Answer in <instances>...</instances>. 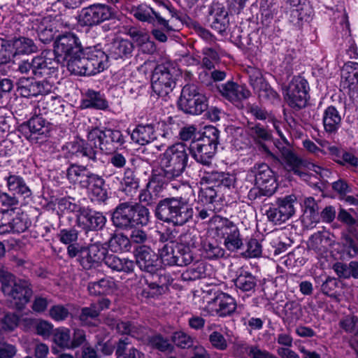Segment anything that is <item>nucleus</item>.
I'll return each instance as SVG.
<instances>
[{"label": "nucleus", "mask_w": 358, "mask_h": 358, "mask_svg": "<svg viewBox=\"0 0 358 358\" xmlns=\"http://www.w3.org/2000/svg\"><path fill=\"white\" fill-rule=\"evenodd\" d=\"M134 16L141 22H148L155 27L151 33L159 42L164 43L168 38L164 31L173 30L170 22L173 19L182 21L183 14L176 10L168 0H155L153 6L141 4L132 8Z\"/></svg>", "instance_id": "nucleus-1"}, {"label": "nucleus", "mask_w": 358, "mask_h": 358, "mask_svg": "<svg viewBox=\"0 0 358 358\" xmlns=\"http://www.w3.org/2000/svg\"><path fill=\"white\" fill-rule=\"evenodd\" d=\"M155 215L164 222L182 226L192 219L194 210L185 197H166L157 203Z\"/></svg>", "instance_id": "nucleus-2"}, {"label": "nucleus", "mask_w": 358, "mask_h": 358, "mask_svg": "<svg viewBox=\"0 0 358 358\" xmlns=\"http://www.w3.org/2000/svg\"><path fill=\"white\" fill-rule=\"evenodd\" d=\"M0 282L1 291L10 299V303L18 310H22L29 302L33 290L31 283L26 280L18 279L0 264Z\"/></svg>", "instance_id": "nucleus-3"}, {"label": "nucleus", "mask_w": 358, "mask_h": 358, "mask_svg": "<svg viewBox=\"0 0 358 358\" xmlns=\"http://www.w3.org/2000/svg\"><path fill=\"white\" fill-rule=\"evenodd\" d=\"M189 154L184 143L169 146L159 155V166L156 169L173 180L180 177L187 166Z\"/></svg>", "instance_id": "nucleus-4"}, {"label": "nucleus", "mask_w": 358, "mask_h": 358, "mask_svg": "<svg viewBox=\"0 0 358 358\" xmlns=\"http://www.w3.org/2000/svg\"><path fill=\"white\" fill-rule=\"evenodd\" d=\"M219 134L215 127H207L199 138L191 142L189 150L198 163L205 166L211 164L219 143Z\"/></svg>", "instance_id": "nucleus-5"}, {"label": "nucleus", "mask_w": 358, "mask_h": 358, "mask_svg": "<svg viewBox=\"0 0 358 358\" xmlns=\"http://www.w3.org/2000/svg\"><path fill=\"white\" fill-rule=\"evenodd\" d=\"M108 249L101 242L91 243L87 246L71 245L67 246L66 253L69 258H76L83 269L89 270L98 266L104 259Z\"/></svg>", "instance_id": "nucleus-6"}, {"label": "nucleus", "mask_w": 358, "mask_h": 358, "mask_svg": "<svg viewBox=\"0 0 358 358\" xmlns=\"http://www.w3.org/2000/svg\"><path fill=\"white\" fill-rule=\"evenodd\" d=\"M209 222L216 236L224 240V245L229 251L235 252L243 248L239 229L232 221L221 216H213Z\"/></svg>", "instance_id": "nucleus-7"}, {"label": "nucleus", "mask_w": 358, "mask_h": 358, "mask_svg": "<svg viewBox=\"0 0 358 358\" xmlns=\"http://www.w3.org/2000/svg\"><path fill=\"white\" fill-rule=\"evenodd\" d=\"M87 139L93 142L95 147L96 143H99V149L107 154L115 152L126 142L125 137L120 130L110 128H92L87 133Z\"/></svg>", "instance_id": "nucleus-8"}, {"label": "nucleus", "mask_w": 358, "mask_h": 358, "mask_svg": "<svg viewBox=\"0 0 358 358\" xmlns=\"http://www.w3.org/2000/svg\"><path fill=\"white\" fill-rule=\"evenodd\" d=\"M177 70L169 63L158 64L152 75V88L159 96H166L176 86Z\"/></svg>", "instance_id": "nucleus-9"}, {"label": "nucleus", "mask_w": 358, "mask_h": 358, "mask_svg": "<svg viewBox=\"0 0 358 358\" xmlns=\"http://www.w3.org/2000/svg\"><path fill=\"white\" fill-rule=\"evenodd\" d=\"M208 99L194 85H185L178 101V108L186 114L198 115L208 109Z\"/></svg>", "instance_id": "nucleus-10"}, {"label": "nucleus", "mask_w": 358, "mask_h": 358, "mask_svg": "<svg viewBox=\"0 0 358 358\" xmlns=\"http://www.w3.org/2000/svg\"><path fill=\"white\" fill-rule=\"evenodd\" d=\"M59 63L55 59L48 58L45 55L34 57L31 61L21 62L17 71L36 78L50 77L55 74L58 70Z\"/></svg>", "instance_id": "nucleus-11"}, {"label": "nucleus", "mask_w": 358, "mask_h": 358, "mask_svg": "<svg viewBox=\"0 0 358 358\" xmlns=\"http://www.w3.org/2000/svg\"><path fill=\"white\" fill-rule=\"evenodd\" d=\"M115 11L112 7L104 3H94L82 8L78 17L80 24L94 27L115 19Z\"/></svg>", "instance_id": "nucleus-12"}, {"label": "nucleus", "mask_w": 358, "mask_h": 358, "mask_svg": "<svg viewBox=\"0 0 358 358\" xmlns=\"http://www.w3.org/2000/svg\"><path fill=\"white\" fill-rule=\"evenodd\" d=\"M308 83L303 78L297 76L289 83L285 99L289 106L295 110H299L307 105L308 98Z\"/></svg>", "instance_id": "nucleus-13"}, {"label": "nucleus", "mask_w": 358, "mask_h": 358, "mask_svg": "<svg viewBox=\"0 0 358 358\" xmlns=\"http://www.w3.org/2000/svg\"><path fill=\"white\" fill-rule=\"evenodd\" d=\"M248 176L255 178V185L261 187L266 196L273 195L278 188L274 172L265 163L255 164L248 171Z\"/></svg>", "instance_id": "nucleus-14"}, {"label": "nucleus", "mask_w": 358, "mask_h": 358, "mask_svg": "<svg viewBox=\"0 0 358 358\" xmlns=\"http://www.w3.org/2000/svg\"><path fill=\"white\" fill-rule=\"evenodd\" d=\"M199 237L192 233H185L179 236V241L176 243L173 265L184 266L191 264L194 257L192 251L196 247Z\"/></svg>", "instance_id": "nucleus-15"}, {"label": "nucleus", "mask_w": 358, "mask_h": 358, "mask_svg": "<svg viewBox=\"0 0 358 358\" xmlns=\"http://www.w3.org/2000/svg\"><path fill=\"white\" fill-rule=\"evenodd\" d=\"M22 127L28 129L26 138L31 143L45 142L52 130V124L43 117L42 113L35 114Z\"/></svg>", "instance_id": "nucleus-16"}, {"label": "nucleus", "mask_w": 358, "mask_h": 358, "mask_svg": "<svg viewBox=\"0 0 358 358\" xmlns=\"http://www.w3.org/2000/svg\"><path fill=\"white\" fill-rule=\"evenodd\" d=\"M80 50L78 38L73 34L66 33L59 36L55 42V58L59 64H64L69 57L79 53Z\"/></svg>", "instance_id": "nucleus-17"}, {"label": "nucleus", "mask_w": 358, "mask_h": 358, "mask_svg": "<svg viewBox=\"0 0 358 358\" xmlns=\"http://www.w3.org/2000/svg\"><path fill=\"white\" fill-rule=\"evenodd\" d=\"M247 133L257 144L259 145V150L264 154V157L266 159H273L274 162L279 161L277 156L271 152L264 143L272 138L270 130L259 123L250 122L247 127Z\"/></svg>", "instance_id": "nucleus-18"}, {"label": "nucleus", "mask_w": 358, "mask_h": 358, "mask_svg": "<svg viewBox=\"0 0 358 358\" xmlns=\"http://www.w3.org/2000/svg\"><path fill=\"white\" fill-rule=\"evenodd\" d=\"M136 262L141 271L151 274L156 273L162 267L158 256L145 245L136 250Z\"/></svg>", "instance_id": "nucleus-19"}, {"label": "nucleus", "mask_w": 358, "mask_h": 358, "mask_svg": "<svg viewBox=\"0 0 358 358\" xmlns=\"http://www.w3.org/2000/svg\"><path fill=\"white\" fill-rule=\"evenodd\" d=\"M31 77H22L18 80L17 91L21 96L28 98L48 94L51 91L52 86L48 82L36 81Z\"/></svg>", "instance_id": "nucleus-20"}, {"label": "nucleus", "mask_w": 358, "mask_h": 358, "mask_svg": "<svg viewBox=\"0 0 358 358\" xmlns=\"http://www.w3.org/2000/svg\"><path fill=\"white\" fill-rule=\"evenodd\" d=\"M77 222L87 231H99L106 225V217L101 212L83 207L81 215H77Z\"/></svg>", "instance_id": "nucleus-21"}, {"label": "nucleus", "mask_w": 358, "mask_h": 358, "mask_svg": "<svg viewBox=\"0 0 358 358\" xmlns=\"http://www.w3.org/2000/svg\"><path fill=\"white\" fill-rule=\"evenodd\" d=\"M217 89L224 98L234 104L240 103L251 95L250 91L245 86L231 80L218 85Z\"/></svg>", "instance_id": "nucleus-22"}, {"label": "nucleus", "mask_w": 358, "mask_h": 358, "mask_svg": "<svg viewBox=\"0 0 358 358\" xmlns=\"http://www.w3.org/2000/svg\"><path fill=\"white\" fill-rule=\"evenodd\" d=\"M280 152L281 159L278 157V162H274L273 159H268L272 161L275 164H281L285 169L289 172H293L295 175H298L300 177L306 176V173L303 172L301 169L303 166V160L299 158L289 147L282 146L278 148Z\"/></svg>", "instance_id": "nucleus-23"}, {"label": "nucleus", "mask_w": 358, "mask_h": 358, "mask_svg": "<svg viewBox=\"0 0 358 358\" xmlns=\"http://www.w3.org/2000/svg\"><path fill=\"white\" fill-rule=\"evenodd\" d=\"M208 306L219 317H227L234 313L236 309V302L230 295L218 292L208 301Z\"/></svg>", "instance_id": "nucleus-24"}, {"label": "nucleus", "mask_w": 358, "mask_h": 358, "mask_svg": "<svg viewBox=\"0 0 358 358\" xmlns=\"http://www.w3.org/2000/svg\"><path fill=\"white\" fill-rule=\"evenodd\" d=\"M94 175L86 166L76 164H71L66 170V178L69 182L84 189L90 187V181Z\"/></svg>", "instance_id": "nucleus-25"}, {"label": "nucleus", "mask_w": 358, "mask_h": 358, "mask_svg": "<svg viewBox=\"0 0 358 358\" xmlns=\"http://www.w3.org/2000/svg\"><path fill=\"white\" fill-rule=\"evenodd\" d=\"M208 21L213 29L220 34L224 33L229 24L228 12L219 3H213L209 10Z\"/></svg>", "instance_id": "nucleus-26"}, {"label": "nucleus", "mask_w": 358, "mask_h": 358, "mask_svg": "<svg viewBox=\"0 0 358 358\" xmlns=\"http://www.w3.org/2000/svg\"><path fill=\"white\" fill-rule=\"evenodd\" d=\"M131 203L123 202L118 204L112 214L113 225L123 230L131 229Z\"/></svg>", "instance_id": "nucleus-27"}, {"label": "nucleus", "mask_w": 358, "mask_h": 358, "mask_svg": "<svg viewBox=\"0 0 358 358\" xmlns=\"http://www.w3.org/2000/svg\"><path fill=\"white\" fill-rule=\"evenodd\" d=\"M302 223L308 229L313 228L320 222L319 206L312 196L306 197L303 202Z\"/></svg>", "instance_id": "nucleus-28"}, {"label": "nucleus", "mask_w": 358, "mask_h": 358, "mask_svg": "<svg viewBox=\"0 0 358 358\" xmlns=\"http://www.w3.org/2000/svg\"><path fill=\"white\" fill-rule=\"evenodd\" d=\"M234 281L236 288L241 292L248 293V296L255 292L259 282L255 275L243 268H240L237 271L236 278Z\"/></svg>", "instance_id": "nucleus-29"}, {"label": "nucleus", "mask_w": 358, "mask_h": 358, "mask_svg": "<svg viewBox=\"0 0 358 358\" xmlns=\"http://www.w3.org/2000/svg\"><path fill=\"white\" fill-rule=\"evenodd\" d=\"M115 355L117 358H145V355L134 347L129 337L119 339L115 345Z\"/></svg>", "instance_id": "nucleus-30"}, {"label": "nucleus", "mask_w": 358, "mask_h": 358, "mask_svg": "<svg viewBox=\"0 0 358 358\" xmlns=\"http://www.w3.org/2000/svg\"><path fill=\"white\" fill-rule=\"evenodd\" d=\"M341 116L334 106L327 107L323 113V126L329 134H335L341 125Z\"/></svg>", "instance_id": "nucleus-31"}, {"label": "nucleus", "mask_w": 358, "mask_h": 358, "mask_svg": "<svg viewBox=\"0 0 358 358\" xmlns=\"http://www.w3.org/2000/svg\"><path fill=\"white\" fill-rule=\"evenodd\" d=\"M105 264L113 271L118 272L131 273L134 268V262L129 259L120 258L115 255L108 254V252L104 254Z\"/></svg>", "instance_id": "nucleus-32"}, {"label": "nucleus", "mask_w": 358, "mask_h": 358, "mask_svg": "<svg viewBox=\"0 0 358 358\" xmlns=\"http://www.w3.org/2000/svg\"><path fill=\"white\" fill-rule=\"evenodd\" d=\"M172 180L173 179L155 169L152 171L147 187L150 188L152 192L160 198L164 196L163 194L169 182Z\"/></svg>", "instance_id": "nucleus-33"}, {"label": "nucleus", "mask_w": 358, "mask_h": 358, "mask_svg": "<svg viewBox=\"0 0 358 358\" xmlns=\"http://www.w3.org/2000/svg\"><path fill=\"white\" fill-rule=\"evenodd\" d=\"M131 140L141 145L150 143L156 138L152 124H138L131 134Z\"/></svg>", "instance_id": "nucleus-34"}, {"label": "nucleus", "mask_w": 358, "mask_h": 358, "mask_svg": "<svg viewBox=\"0 0 358 358\" xmlns=\"http://www.w3.org/2000/svg\"><path fill=\"white\" fill-rule=\"evenodd\" d=\"M134 49V44L127 39L114 40L109 48L110 55L115 59L129 58L132 56Z\"/></svg>", "instance_id": "nucleus-35"}, {"label": "nucleus", "mask_w": 358, "mask_h": 358, "mask_svg": "<svg viewBox=\"0 0 358 358\" xmlns=\"http://www.w3.org/2000/svg\"><path fill=\"white\" fill-rule=\"evenodd\" d=\"M38 108L39 112L43 111V114L48 113L62 115L64 113V106L60 98L55 96H45L38 101Z\"/></svg>", "instance_id": "nucleus-36"}, {"label": "nucleus", "mask_w": 358, "mask_h": 358, "mask_svg": "<svg viewBox=\"0 0 358 358\" xmlns=\"http://www.w3.org/2000/svg\"><path fill=\"white\" fill-rule=\"evenodd\" d=\"M7 186L13 194H17L20 196L26 199L31 196L32 192L22 177L18 175L10 174L6 178Z\"/></svg>", "instance_id": "nucleus-37"}, {"label": "nucleus", "mask_w": 358, "mask_h": 358, "mask_svg": "<svg viewBox=\"0 0 358 358\" xmlns=\"http://www.w3.org/2000/svg\"><path fill=\"white\" fill-rule=\"evenodd\" d=\"M341 79L344 87L355 89L358 85V63H345L341 69Z\"/></svg>", "instance_id": "nucleus-38"}, {"label": "nucleus", "mask_w": 358, "mask_h": 358, "mask_svg": "<svg viewBox=\"0 0 358 358\" xmlns=\"http://www.w3.org/2000/svg\"><path fill=\"white\" fill-rule=\"evenodd\" d=\"M108 324L117 333L130 335L131 337L139 338L143 331L141 327L134 325L129 321L112 319L108 321Z\"/></svg>", "instance_id": "nucleus-39"}, {"label": "nucleus", "mask_w": 358, "mask_h": 358, "mask_svg": "<svg viewBox=\"0 0 358 358\" xmlns=\"http://www.w3.org/2000/svg\"><path fill=\"white\" fill-rule=\"evenodd\" d=\"M206 180L211 186L222 192L223 189H229L234 185V178L228 173L212 172L206 177Z\"/></svg>", "instance_id": "nucleus-40"}, {"label": "nucleus", "mask_w": 358, "mask_h": 358, "mask_svg": "<svg viewBox=\"0 0 358 358\" xmlns=\"http://www.w3.org/2000/svg\"><path fill=\"white\" fill-rule=\"evenodd\" d=\"M131 229L138 226H146L150 218L149 210L144 206L131 203Z\"/></svg>", "instance_id": "nucleus-41"}, {"label": "nucleus", "mask_w": 358, "mask_h": 358, "mask_svg": "<svg viewBox=\"0 0 358 358\" xmlns=\"http://www.w3.org/2000/svg\"><path fill=\"white\" fill-rule=\"evenodd\" d=\"M106 244L113 252H127L131 247L130 239L122 233L112 234Z\"/></svg>", "instance_id": "nucleus-42"}, {"label": "nucleus", "mask_w": 358, "mask_h": 358, "mask_svg": "<svg viewBox=\"0 0 358 358\" xmlns=\"http://www.w3.org/2000/svg\"><path fill=\"white\" fill-rule=\"evenodd\" d=\"M208 265L203 262L194 264L182 273L181 278L185 281H194L205 278L209 275Z\"/></svg>", "instance_id": "nucleus-43"}, {"label": "nucleus", "mask_w": 358, "mask_h": 358, "mask_svg": "<svg viewBox=\"0 0 358 358\" xmlns=\"http://www.w3.org/2000/svg\"><path fill=\"white\" fill-rule=\"evenodd\" d=\"M115 283L110 278H103L98 281L88 283L87 289L91 295L106 294L111 292Z\"/></svg>", "instance_id": "nucleus-44"}, {"label": "nucleus", "mask_w": 358, "mask_h": 358, "mask_svg": "<svg viewBox=\"0 0 358 358\" xmlns=\"http://www.w3.org/2000/svg\"><path fill=\"white\" fill-rule=\"evenodd\" d=\"M85 55L89 56L91 62L96 69L97 73L103 71L108 66V56L103 51L94 48H88L85 49Z\"/></svg>", "instance_id": "nucleus-45"}, {"label": "nucleus", "mask_w": 358, "mask_h": 358, "mask_svg": "<svg viewBox=\"0 0 358 358\" xmlns=\"http://www.w3.org/2000/svg\"><path fill=\"white\" fill-rule=\"evenodd\" d=\"M138 180L134 174L133 169L127 168L124 170V177L120 182V190L128 196H132L138 187Z\"/></svg>", "instance_id": "nucleus-46"}, {"label": "nucleus", "mask_w": 358, "mask_h": 358, "mask_svg": "<svg viewBox=\"0 0 358 358\" xmlns=\"http://www.w3.org/2000/svg\"><path fill=\"white\" fill-rule=\"evenodd\" d=\"M138 285L139 288L142 289L141 294L145 298L154 297L161 294L164 291L163 285L157 282L150 281L144 276L140 278Z\"/></svg>", "instance_id": "nucleus-47"}, {"label": "nucleus", "mask_w": 358, "mask_h": 358, "mask_svg": "<svg viewBox=\"0 0 358 358\" xmlns=\"http://www.w3.org/2000/svg\"><path fill=\"white\" fill-rule=\"evenodd\" d=\"M83 50H80L79 53L71 56L65 61L67 69L71 73L76 76H85V57H83Z\"/></svg>", "instance_id": "nucleus-48"}, {"label": "nucleus", "mask_w": 358, "mask_h": 358, "mask_svg": "<svg viewBox=\"0 0 358 358\" xmlns=\"http://www.w3.org/2000/svg\"><path fill=\"white\" fill-rule=\"evenodd\" d=\"M296 203V197L293 195H288L283 198L278 199L276 206L283 213V215L287 220L292 217L295 213L294 204Z\"/></svg>", "instance_id": "nucleus-49"}, {"label": "nucleus", "mask_w": 358, "mask_h": 358, "mask_svg": "<svg viewBox=\"0 0 358 358\" xmlns=\"http://www.w3.org/2000/svg\"><path fill=\"white\" fill-rule=\"evenodd\" d=\"M104 180L97 174H95L90 181V187L92 194L98 201H105L108 198L106 189L104 188Z\"/></svg>", "instance_id": "nucleus-50"}, {"label": "nucleus", "mask_w": 358, "mask_h": 358, "mask_svg": "<svg viewBox=\"0 0 358 358\" xmlns=\"http://www.w3.org/2000/svg\"><path fill=\"white\" fill-rule=\"evenodd\" d=\"M15 55L31 54L37 51V46L34 41L28 38L20 37L13 41Z\"/></svg>", "instance_id": "nucleus-51"}, {"label": "nucleus", "mask_w": 358, "mask_h": 358, "mask_svg": "<svg viewBox=\"0 0 358 358\" xmlns=\"http://www.w3.org/2000/svg\"><path fill=\"white\" fill-rule=\"evenodd\" d=\"M203 255L208 259H216L223 257L224 250L216 241H206L203 243Z\"/></svg>", "instance_id": "nucleus-52"}, {"label": "nucleus", "mask_w": 358, "mask_h": 358, "mask_svg": "<svg viewBox=\"0 0 358 358\" xmlns=\"http://www.w3.org/2000/svg\"><path fill=\"white\" fill-rule=\"evenodd\" d=\"M85 108H94L96 109H105L108 107V103L99 92L89 90L87 98L83 101Z\"/></svg>", "instance_id": "nucleus-53"}, {"label": "nucleus", "mask_w": 358, "mask_h": 358, "mask_svg": "<svg viewBox=\"0 0 358 358\" xmlns=\"http://www.w3.org/2000/svg\"><path fill=\"white\" fill-rule=\"evenodd\" d=\"M284 313L285 318L289 322L298 321L303 314L301 306L294 301H288L285 303Z\"/></svg>", "instance_id": "nucleus-54"}, {"label": "nucleus", "mask_w": 358, "mask_h": 358, "mask_svg": "<svg viewBox=\"0 0 358 358\" xmlns=\"http://www.w3.org/2000/svg\"><path fill=\"white\" fill-rule=\"evenodd\" d=\"M313 14V9L308 1L301 3L297 8H292L291 17L292 21L299 22L300 21H308Z\"/></svg>", "instance_id": "nucleus-55"}, {"label": "nucleus", "mask_w": 358, "mask_h": 358, "mask_svg": "<svg viewBox=\"0 0 358 358\" xmlns=\"http://www.w3.org/2000/svg\"><path fill=\"white\" fill-rule=\"evenodd\" d=\"M203 55L201 60V66L207 70H211L215 68L214 64L220 60L219 55L217 50L213 48H203L202 50Z\"/></svg>", "instance_id": "nucleus-56"}, {"label": "nucleus", "mask_w": 358, "mask_h": 358, "mask_svg": "<svg viewBox=\"0 0 358 358\" xmlns=\"http://www.w3.org/2000/svg\"><path fill=\"white\" fill-rule=\"evenodd\" d=\"M176 243H167L159 249L160 262L165 265L173 266V257L175 256Z\"/></svg>", "instance_id": "nucleus-57"}, {"label": "nucleus", "mask_w": 358, "mask_h": 358, "mask_svg": "<svg viewBox=\"0 0 358 358\" xmlns=\"http://www.w3.org/2000/svg\"><path fill=\"white\" fill-rule=\"evenodd\" d=\"M172 341L174 344L182 349H189L194 346V339L182 331L174 332L172 336Z\"/></svg>", "instance_id": "nucleus-58"}, {"label": "nucleus", "mask_w": 358, "mask_h": 358, "mask_svg": "<svg viewBox=\"0 0 358 358\" xmlns=\"http://www.w3.org/2000/svg\"><path fill=\"white\" fill-rule=\"evenodd\" d=\"M59 241L65 245H80L77 243L78 238V231L75 228L61 229L57 234Z\"/></svg>", "instance_id": "nucleus-59"}, {"label": "nucleus", "mask_w": 358, "mask_h": 358, "mask_svg": "<svg viewBox=\"0 0 358 358\" xmlns=\"http://www.w3.org/2000/svg\"><path fill=\"white\" fill-rule=\"evenodd\" d=\"M256 92L260 99L266 100L273 103L280 101L278 94L267 83H263V85Z\"/></svg>", "instance_id": "nucleus-60"}, {"label": "nucleus", "mask_w": 358, "mask_h": 358, "mask_svg": "<svg viewBox=\"0 0 358 358\" xmlns=\"http://www.w3.org/2000/svg\"><path fill=\"white\" fill-rule=\"evenodd\" d=\"M220 193V189H216L213 186H206L201 188L198 199L203 203H213Z\"/></svg>", "instance_id": "nucleus-61"}, {"label": "nucleus", "mask_w": 358, "mask_h": 358, "mask_svg": "<svg viewBox=\"0 0 358 358\" xmlns=\"http://www.w3.org/2000/svg\"><path fill=\"white\" fill-rule=\"evenodd\" d=\"M55 343L63 348H71V331L67 328L57 329L54 335Z\"/></svg>", "instance_id": "nucleus-62"}, {"label": "nucleus", "mask_w": 358, "mask_h": 358, "mask_svg": "<svg viewBox=\"0 0 358 358\" xmlns=\"http://www.w3.org/2000/svg\"><path fill=\"white\" fill-rule=\"evenodd\" d=\"M19 317L11 313H6L0 317L1 328L4 331H13L18 325Z\"/></svg>", "instance_id": "nucleus-63"}, {"label": "nucleus", "mask_w": 358, "mask_h": 358, "mask_svg": "<svg viewBox=\"0 0 358 358\" xmlns=\"http://www.w3.org/2000/svg\"><path fill=\"white\" fill-rule=\"evenodd\" d=\"M339 287V281L336 278L327 277L321 285L322 292L330 297H336Z\"/></svg>", "instance_id": "nucleus-64"}]
</instances>
